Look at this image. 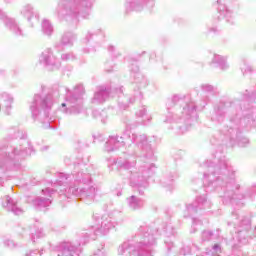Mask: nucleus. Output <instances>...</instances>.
<instances>
[{
  "instance_id": "19",
  "label": "nucleus",
  "mask_w": 256,
  "mask_h": 256,
  "mask_svg": "<svg viewBox=\"0 0 256 256\" xmlns=\"http://www.w3.org/2000/svg\"><path fill=\"white\" fill-rule=\"evenodd\" d=\"M50 204L51 199L49 198H37L36 200H34L35 207H37V209H39L40 211H43L45 207H49Z\"/></svg>"
},
{
  "instance_id": "17",
  "label": "nucleus",
  "mask_w": 256,
  "mask_h": 256,
  "mask_svg": "<svg viewBox=\"0 0 256 256\" xmlns=\"http://www.w3.org/2000/svg\"><path fill=\"white\" fill-rule=\"evenodd\" d=\"M113 223H111V218L109 216L102 217L101 227L96 231V233H101L105 235L109 232V229H112Z\"/></svg>"
},
{
  "instance_id": "40",
  "label": "nucleus",
  "mask_w": 256,
  "mask_h": 256,
  "mask_svg": "<svg viewBox=\"0 0 256 256\" xmlns=\"http://www.w3.org/2000/svg\"><path fill=\"white\" fill-rule=\"evenodd\" d=\"M4 245H6V247H15V243H13L12 240H6Z\"/></svg>"
},
{
  "instance_id": "5",
  "label": "nucleus",
  "mask_w": 256,
  "mask_h": 256,
  "mask_svg": "<svg viewBox=\"0 0 256 256\" xmlns=\"http://www.w3.org/2000/svg\"><path fill=\"white\" fill-rule=\"evenodd\" d=\"M98 192L99 189L94 186H87L82 189L75 187H69L68 189H65L66 195H76V197L80 196L82 199H85L86 203H91L92 201H95Z\"/></svg>"
},
{
  "instance_id": "4",
  "label": "nucleus",
  "mask_w": 256,
  "mask_h": 256,
  "mask_svg": "<svg viewBox=\"0 0 256 256\" xmlns=\"http://www.w3.org/2000/svg\"><path fill=\"white\" fill-rule=\"evenodd\" d=\"M207 172L204 173V185L208 186L213 185V187H217V185H223V181H221L222 173L227 171V161L221 160L218 165H205Z\"/></svg>"
},
{
  "instance_id": "42",
  "label": "nucleus",
  "mask_w": 256,
  "mask_h": 256,
  "mask_svg": "<svg viewBox=\"0 0 256 256\" xmlns=\"http://www.w3.org/2000/svg\"><path fill=\"white\" fill-rule=\"evenodd\" d=\"M229 133H230V135H238L239 130L238 129L230 128L229 129Z\"/></svg>"
},
{
  "instance_id": "8",
  "label": "nucleus",
  "mask_w": 256,
  "mask_h": 256,
  "mask_svg": "<svg viewBox=\"0 0 256 256\" xmlns=\"http://www.w3.org/2000/svg\"><path fill=\"white\" fill-rule=\"evenodd\" d=\"M39 61L42 65L55 67L56 69H58V67H61V63L59 62V60H57V57L53 55V51H51L50 48H47L41 53Z\"/></svg>"
},
{
  "instance_id": "32",
  "label": "nucleus",
  "mask_w": 256,
  "mask_h": 256,
  "mask_svg": "<svg viewBox=\"0 0 256 256\" xmlns=\"http://www.w3.org/2000/svg\"><path fill=\"white\" fill-rule=\"evenodd\" d=\"M62 61H73L75 60V55L73 53H64L61 56Z\"/></svg>"
},
{
  "instance_id": "34",
  "label": "nucleus",
  "mask_w": 256,
  "mask_h": 256,
  "mask_svg": "<svg viewBox=\"0 0 256 256\" xmlns=\"http://www.w3.org/2000/svg\"><path fill=\"white\" fill-rule=\"evenodd\" d=\"M213 237V232L212 231H204L202 233V240L203 241H209Z\"/></svg>"
},
{
  "instance_id": "39",
  "label": "nucleus",
  "mask_w": 256,
  "mask_h": 256,
  "mask_svg": "<svg viewBox=\"0 0 256 256\" xmlns=\"http://www.w3.org/2000/svg\"><path fill=\"white\" fill-rule=\"evenodd\" d=\"M181 99H182L181 96L176 94L172 97V102L178 103V101H181Z\"/></svg>"
},
{
  "instance_id": "9",
  "label": "nucleus",
  "mask_w": 256,
  "mask_h": 256,
  "mask_svg": "<svg viewBox=\"0 0 256 256\" xmlns=\"http://www.w3.org/2000/svg\"><path fill=\"white\" fill-rule=\"evenodd\" d=\"M0 19L3 20L5 27L9 29V31L14 33V35H23V30H21V27H19L17 22H15V19L8 17V15L5 14V12H2L1 10Z\"/></svg>"
},
{
  "instance_id": "44",
  "label": "nucleus",
  "mask_w": 256,
  "mask_h": 256,
  "mask_svg": "<svg viewBox=\"0 0 256 256\" xmlns=\"http://www.w3.org/2000/svg\"><path fill=\"white\" fill-rule=\"evenodd\" d=\"M86 179H88V181H91V177L89 175H86Z\"/></svg>"
},
{
  "instance_id": "11",
  "label": "nucleus",
  "mask_w": 256,
  "mask_h": 256,
  "mask_svg": "<svg viewBox=\"0 0 256 256\" xmlns=\"http://www.w3.org/2000/svg\"><path fill=\"white\" fill-rule=\"evenodd\" d=\"M209 207H211V203L207 201V198L205 196H200L194 203L187 206V211L190 215H193V213H197L199 209H209Z\"/></svg>"
},
{
  "instance_id": "20",
  "label": "nucleus",
  "mask_w": 256,
  "mask_h": 256,
  "mask_svg": "<svg viewBox=\"0 0 256 256\" xmlns=\"http://www.w3.org/2000/svg\"><path fill=\"white\" fill-rule=\"evenodd\" d=\"M151 245H155V237H153V235L147 234L144 236L143 241L139 242L138 247H151Z\"/></svg>"
},
{
  "instance_id": "43",
  "label": "nucleus",
  "mask_w": 256,
  "mask_h": 256,
  "mask_svg": "<svg viewBox=\"0 0 256 256\" xmlns=\"http://www.w3.org/2000/svg\"><path fill=\"white\" fill-rule=\"evenodd\" d=\"M115 92H116V93H123V88L116 89Z\"/></svg>"
},
{
  "instance_id": "24",
  "label": "nucleus",
  "mask_w": 256,
  "mask_h": 256,
  "mask_svg": "<svg viewBox=\"0 0 256 256\" xmlns=\"http://www.w3.org/2000/svg\"><path fill=\"white\" fill-rule=\"evenodd\" d=\"M143 0H129L127 2L128 9H132L133 11H141V3Z\"/></svg>"
},
{
  "instance_id": "33",
  "label": "nucleus",
  "mask_w": 256,
  "mask_h": 256,
  "mask_svg": "<svg viewBox=\"0 0 256 256\" xmlns=\"http://www.w3.org/2000/svg\"><path fill=\"white\" fill-rule=\"evenodd\" d=\"M201 89H202V91H205L206 93H213V91H215V87H213L209 84H202Z\"/></svg>"
},
{
  "instance_id": "38",
  "label": "nucleus",
  "mask_w": 256,
  "mask_h": 256,
  "mask_svg": "<svg viewBox=\"0 0 256 256\" xmlns=\"http://www.w3.org/2000/svg\"><path fill=\"white\" fill-rule=\"evenodd\" d=\"M43 195H46V197H51L53 195V190L47 188L45 190H42Z\"/></svg>"
},
{
  "instance_id": "14",
  "label": "nucleus",
  "mask_w": 256,
  "mask_h": 256,
  "mask_svg": "<svg viewBox=\"0 0 256 256\" xmlns=\"http://www.w3.org/2000/svg\"><path fill=\"white\" fill-rule=\"evenodd\" d=\"M217 3L219 4L218 11L220 15H223L227 21L231 25H235L236 19L233 11H231L227 6L221 4V0H218Z\"/></svg>"
},
{
  "instance_id": "13",
  "label": "nucleus",
  "mask_w": 256,
  "mask_h": 256,
  "mask_svg": "<svg viewBox=\"0 0 256 256\" xmlns=\"http://www.w3.org/2000/svg\"><path fill=\"white\" fill-rule=\"evenodd\" d=\"M120 147H125V140L123 137L119 136H111L106 142L105 149L106 151H116V149H120Z\"/></svg>"
},
{
  "instance_id": "16",
  "label": "nucleus",
  "mask_w": 256,
  "mask_h": 256,
  "mask_svg": "<svg viewBox=\"0 0 256 256\" xmlns=\"http://www.w3.org/2000/svg\"><path fill=\"white\" fill-rule=\"evenodd\" d=\"M3 207H5L8 211H12L14 215H22L23 213V209L17 207V202L9 196H5Z\"/></svg>"
},
{
  "instance_id": "1",
  "label": "nucleus",
  "mask_w": 256,
  "mask_h": 256,
  "mask_svg": "<svg viewBox=\"0 0 256 256\" xmlns=\"http://www.w3.org/2000/svg\"><path fill=\"white\" fill-rule=\"evenodd\" d=\"M195 113H197V105L193 100L186 99L182 108H173L167 111L163 118V123H187V121L195 117Z\"/></svg>"
},
{
  "instance_id": "35",
  "label": "nucleus",
  "mask_w": 256,
  "mask_h": 256,
  "mask_svg": "<svg viewBox=\"0 0 256 256\" xmlns=\"http://www.w3.org/2000/svg\"><path fill=\"white\" fill-rule=\"evenodd\" d=\"M67 181V175L61 173L60 178L57 180L58 185H62V183H65Z\"/></svg>"
},
{
  "instance_id": "10",
  "label": "nucleus",
  "mask_w": 256,
  "mask_h": 256,
  "mask_svg": "<svg viewBox=\"0 0 256 256\" xmlns=\"http://www.w3.org/2000/svg\"><path fill=\"white\" fill-rule=\"evenodd\" d=\"M240 229H238L236 238L238 239L239 243H247L245 241V235H247V231L251 228V219L247 216H243L240 221Z\"/></svg>"
},
{
  "instance_id": "46",
  "label": "nucleus",
  "mask_w": 256,
  "mask_h": 256,
  "mask_svg": "<svg viewBox=\"0 0 256 256\" xmlns=\"http://www.w3.org/2000/svg\"><path fill=\"white\" fill-rule=\"evenodd\" d=\"M82 183H86L85 179H82Z\"/></svg>"
},
{
  "instance_id": "36",
  "label": "nucleus",
  "mask_w": 256,
  "mask_h": 256,
  "mask_svg": "<svg viewBox=\"0 0 256 256\" xmlns=\"http://www.w3.org/2000/svg\"><path fill=\"white\" fill-rule=\"evenodd\" d=\"M247 144H249V139L248 138H242L239 142L238 145L240 147H245Z\"/></svg>"
},
{
  "instance_id": "28",
  "label": "nucleus",
  "mask_w": 256,
  "mask_h": 256,
  "mask_svg": "<svg viewBox=\"0 0 256 256\" xmlns=\"http://www.w3.org/2000/svg\"><path fill=\"white\" fill-rule=\"evenodd\" d=\"M14 155H21V157H27V155H31V148L26 150L14 149Z\"/></svg>"
},
{
  "instance_id": "6",
  "label": "nucleus",
  "mask_w": 256,
  "mask_h": 256,
  "mask_svg": "<svg viewBox=\"0 0 256 256\" xmlns=\"http://www.w3.org/2000/svg\"><path fill=\"white\" fill-rule=\"evenodd\" d=\"M131 141L141 151V155L146 159L153 157V148L147 143V136L145 134H132Z\"/></svg>"
},
{
  "instance_id": "27",
  "label": "nucleus",
  "mask_w": 256,
  "mask_h": 256,
  "mask_svg": "<svg viewBox=\"0 0 256 256\" xmlns=\"http://www.w3.org/2000/svg\"><path fill=\"white\" fill-rule=\"evenodd\" d=\"M75 256L76 255V252L75 250L72 248H69V247H64V249L62 250L61 254H58L57 256Z\"/></svg>"
},
{
  "instance_id": "49",
  "label": "nucleus",
  "mask_w": 256,
  "mask_h": 256,
  "mask_svg": "<svg viewBox=\"0 0 256 256\" xmlns=\"http://www.w3.org/2000/svg\"><path fill=\"white\" fill-rule=\"evenodd\" d=\"M59 191H63V189H59Z\"/></svg>"
},
{
  "instance_id": "30",
  "label": "nucleus",
  "mask_w": 256,
  "mask_h": 256,
  "mask_svg": "<svg viewBox=\"0 0 256 256\" xmlns=\"http://www.w3.org/2000/svg\"><path fill=\"white\" fill-rule=\"evenodd\" d=\"M41 237H45L42 229H38L32 233V241H35V239H41Z\"/></svg>"
},
{
  "instance_id": "25",
  "label": "nucleus",
  "mask_w": 256,
  "mask_h": 256,
  "mask_svg": "<svg viewBox=\"0 0 256 256\" xmlns=\"http://www.w3.org/2000/svg\"><path fill=\"white\" fill-rule=\"evenodd\" d=\"M42 32L44 35H51L53 33V25H51L49 20L42 21Z\"/></svg>"
},
{
  "instance_id": "2",
  "label": "nucleus",
  "mask_w": 256,
  "mask_h": 256,
  "mask_svg": "<svg viewBox=\"0 0 256 256\" xmlns=\"http://www.w3.org/2000/svg\"><path fill=\"white\" fill-rule=\"evenodd\" d=\"M53 106V95L41 96L39 94L34 96L30 105V111L33 119H39L41 123H49V109Z\"/></svg>"
},
{
  "instance_id": "29",
  "label": "nucleus",
  "mask_w": 256,
  "mask_h": 256,
  "mask_svg": "<svg viewBox=\"0 0 256 256\" xmlns=\"http://www.w3.org/2000/svg\"><path fill=\"white\" fill-rule=\"evenodd\" d=\"M243 75H247L249 73H253V68L251 66H249L248 64H242L240 67Z\"/></svg>"
},
{
  "instance_id": "7",
  "label": "nucleus",
  "mask_w": 256,
  "mask_h": 256,
  "mask_svg": "<svg viewBox=\"0 0 256 256\" xmlns=\"http://www.w3.org/2000/svg\"><path fill=\"white\" fill-rule=\"evenodd\" d=\"M142 174V175H141ZM153 175V164L150 168L141 170V172H133L130 175V185L131 187H147V178Z\"/></svg>"
},
{
  "instance_id": "41",
  "label": "nucleus",
  "mask_w": 256,
  "mask_h": 256,
  "mask_svg": "<svg viewBox=\"0 0 256 256\" xmlns=\"http://www.w3.org/2000/svg\"><path fill=\"white\" fill-rule=\"evenodd\" d=\"M213 251H215L216 253H221V246L219 244H215L213 246Z\"/></svg>"
},
{
  "instance_id": "31",
  "label": "nucleus",
  "mask_w": 256,
  "mask_h": 256,
  "mask_svg": "<svg viewBox=\"0 0 256 256\" xmlns=\"http://www.w3.org/2000/svg\"><path fill=\"white\" fill-rule=\"evenodd\" d=\"M76 5H81V7H91L89 0H71Z\"/></svg>"
},
{
  "instance_id": "45",
  "label": "nucleus",
  "mask_w": 256,
  "mask_h": 256,
  "mask_svg": "<svg viewBox=\"0 0 256 256\" xmlns=\"http://www.w3.org/2000/svg\"><path fill=\"white\" fill-rule=\"evenodd\" d=\"M193 225H197V222L195 219H193Z\"/></svg>"
},
{
  "instance_id": "47",
  "label": "nucleus",
  "mask_w": 256,
  "mask_h": 256,
  "mask_svg": "<svg viewBox=\"0 0 256 256\" xmlns=\"http://www.w3.org/2000/svg\"><path fill=\"white\" fill-rule=\"evenodd\" d=\"M233 217H237V214H233Z\"/></svg>"
},
{
  "instance_id": "22",
  "label": "nucleus",
  "mask_w": 256,
  "mask_h": 256,
  "mask_svg": "<svg viewBox=\"0 0 256 256\" xmlns=\"http://www.w3.org/2000/svg\"><path fill=\"white\" fill-rule=\"evenodd\" d=\"M136 116L142 119V123H147V121H151V119H153L151 115L147 114V108L145 107H142L139 111H137Z\"/></svg>"
},
{
  "instance_id": "18",
  "label": "nucleus",
  "mask_w": 256,
  "mask_h": 256,
  "mask_svg": "<svg viewBox=\"0 0 256 256\" xmlns=\"http://www.w3.org/2000/svg\"><path fill=\"white\" fill-rule=\"evenodd\" d=\"M128 205L131 209H141V207H143V205H145V203L143 202V200L137 198L136 196H131L130 198H128Z\"/></svg>"
},
{
  "instance_id": "15",
  "label": "nucleus",
  "mask_w": 256,
  "mask_h": 256,
  "mask_svg": "<svg viewBox=\"0 0 256 256\" xmlns=\"http://www.w3.org/2000/svg\"><path fill=\"white\" fill-rule=\"evenodd\" d=\"M109 99V90L107 88L101 86L98 91L95 92L94 97L92 99V103L94 105H99L101 103H105V100Z\"/></svg>"
},
{
  "instance_id": "37",
  "label": "nucleus",
  "mask_w": 256,
  "mask_h": 256,
  "mask_svg": "<svg viewBox=\"0 0 256 256\" xmlns=\"http://www.w3.org/2000/svg\"><path fill=\"white\" fill-rule=\"evenodd\" d=\"M133 165H135V163H131V162H125L124 164H122V169H131L133 167Z\"/></svg>"
},
{
  "instance_id": "48",
  "label": "nucleus",
  "mask_w": 256,
  "mask_h": 256,
  "mask_svg": "<svg viewBox=\"0 0 256 256\" xmlns=\"http://www.w3.org/2000/svg\"><path fill=\"white\" fill-rule=\"evenodd\" d=\"M45 127H49V124H48V125H46Z\"/></svg>"
},
{
  "instance_id": "3",
  "label": "nucleus",
  "mask_w": 256,
  "mask_h": 256,
  "mask_svg": "<svg viewBox=\"0 0 256 256\" xmlns=\"http://www.w3.org/2000/svg\"><path fill=\"white\" fill-rule=\"evenodd\" d=\"M85 94V88L79 84L74 88L73 95L67 94L65 103L61 105V111L66 115H78L81 113V97Z\"/></svg>"
},
{
  "instance_id": "23",
  "label": "nucleus",
  "mask_w": 256,
  "mask_h": 256,
  "mask_svg": "<svg viewBox=\"0 0 256 256\" xmlns=\"http://www.w3.org/2000/svg\"><path fill=\"white\" fill-rule=\"evenodd\" d=\"M75 41V35L73 33L68 32L62 36L61 43L62 45H73V42Z\"/></svg>"
},
{
  "instance_id": "21",
  "label": "nucleus",
  "mask_w": 256,
  "mask_h": 256,
  "mask_svg": "<svg viewBox=\"0 0 256 256\" xmlns=\"http://www.w3.org/2000/svg\"><path fill=\"white\" fill-rule=\"evenodd\" d=\"M212 61H213V63H217L219 65L220 69L225 70L229 67L227 65V60L225 59V57H223L221 55L215 54Z\"/></svg>"
},
{
  "instance_id": "12",
  "label": "nucleus",
  "mask_w": 256,
  "mask_h": 256,
  "mask_svg": "<svg viewBox=\"0 0 256 256\" xmlns=\"http://www.w3.org/2000/svg\"><path fill=\"white\" fill-rule=\"evenodd\" d=\"M21 15L26 17L30 23H39V14L35 12L33 6L26 4L20 10Z\"/></svg>"
},
{
  "instance_id": "26",
  "label": "nucleus",
  "mask_w": 256,
  "mask_h": 256,
  "mask_svg": "<svg viewBox=\"0 0 256 256\" xmlns=\"http://www.w3.org/2000/svg\"><path fill=\"white\" fill-rule=\"evenodd\" d=\"M68 2L65 0H61L58 4V15H65V13H69L67 9Z\"/></svg>"
}]
</instances>
